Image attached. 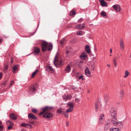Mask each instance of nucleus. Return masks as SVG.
Wrapping results in <instances>:
<instances>
[{
    "mask_svg": "<svg viewBox=\"0 0 131 131\" xmlns=\"http://www.w3.org/2000/svg\"><path fill=\"white\" fill-rule=\"evenodd\" d=\"M120 128H122L123 127V125L121 122H118L116 124V126Z\"/></svg>",
    "mask_w": 131,
    "mask_h": 131,
    "instance_id": "6ab92c4d",
    "label": "nucleus"
},
{
    "mask_svg": "<svg viewBox=\"0 0 131 131\" xmlns=\"http://www.w3.org/2000/svg\"><path fill=\"white\" fill-rule=\"evenodd\" d=\"M2 41H3L2 39H0V44L2 42Z\"/></svg>",
    "mask_w": 131,
    "mask_h": 131,
    "instance_id": "e2e57ef3",
    "label": "nucleus"
},
{
    "mask_svg": "<svg viewBox=\"0 0 131 131\" xmlns=\"http://www.w3.org/2000/svg\"><path fill=\"white\" fill-rule=\"evenodd\" d=\"M76 34L78 35H83V31L80 30L77 31Z\"/></svg>",
    "mask_w": 131,
    "mask_h": 131,
    "instance_id": "7c9ffc66",
    "label": "nucleus"
},
{
    "mask_svg": "<svg viewBox=\"0 0 131 131\" xmlns=\"http://www.w3.org/2000/svg\"><path fill=\"white\" fill-rule=\"evenodd\" d=\"M113 7L116 12H119L121 10L118 4L114 5Z\"/></svg>",
    "mask_w": 131,
    "mask_h": 131,
    "instance_id": "6e6552de",
    "label": "nucleus"
},
{
    "mask_svg": "<svg viewBox=\"0 0 131 131\" xmlns=\"http://www.w3.org/2000/svg\"><path fill=\"white\" fill-rule=\"evenodd\" d=\"M28 127H29L28 128H33L32 126L30 124H29V125L28 126Z\"/></svg>",
    "mask_w": 131,
    "mask_h": 131,
    "instance_id": "6e6d98bb",
    "label": "nucleus"
},
{
    "mask_svg": "<svg viewBox=\"0 0 131 131\" xmlns=\"http://www.w3.org/2000/svg\"><path fill=\"white\" fill-rule=\"evenodd\" d=\"M10 62L11 64H12L13 62V60L12 57L10 58Z\"/></svg>",
    "mask_w": 131,
    "mask_h": 131,
    "instance_id": "13d9d810",
    "label": "nucleus"
},
{
    "mask_svg": "<svg viewBox=\"0 0 131 131\" xmlns=\"http://www.w3.org/2000/svg\"><path fill=\"white\" fill-rule=\"evenodd\" d=\"M69 121H67L66 122V126H68L69 125Z\"/></svg>",
    "mask_w": 131,
    "mask_h": 131,
    "instance_id": "bf43d9fd",
    "label": "nucleus"
},
{
    "mask_svg": "<svg viewBox=\"0 0 131 131\" xmlns=\"http://www.w3.org/2000/svg\"><path fill=\"white\" fill-rule=\"evenodd\" d=\"M110 112L112 117L111 120V123L113 125L116 126L118 121L116 118L117 115L116 110L114 107H112L110 109Z\"/></svg>",
    "mask_w": 131,
    "mask_h": 131,
    "instance_id": "f257e3e1",
    "label": "nucleus"
},
{
    "mask_svg": "<svg viewBox=\"0 0 131 131\" xmlns=\"http://www.w3.org/2000/svg\"><path fill=\"white\" fill-rule=\"evenodd\" d=\"M67 105L69 107V108H72L73 109L74 107V104L73 103H70V102H69L67 104Z\"/></svg>",
    "mask_w": 131,
    "mask_h": 131,
    "instance_id": "412c9836",
    "label": "nucleus"
},
{
    "mask_svg": "<svg viewBox=\"0 0 131 131\" xmlns=\"http://www.w3.org/2000/svg\"><path fill=\"white\" fill-rule=\"evenodd\" d=\"M28 125L29 124L27 123H22L20 125L22 127H24L27 128H29V127H28Z\"/></svg>",
    "mask_w": 131,
    "mask_h": 131,
    "instance_id": "a878e982",
    "label": "nucleus"
},
{
    "mask_svg": "<svg viewBox=\"0 0 131 131\" xmlns=\"http://www.w3.org/2000/svg\"><path fill=\"white\" fill-rule=\"evenodd\" d=\"M9 117L11 119L14 120H16L17 119V116L16 114L13 113H11L10 114Z\"/></svg>",
    "mask_w": 131,
    "mask_h": 131,
    "instance_id": "f8f14e48",
    "label": "nucleus"
},
{
    "mask_svg": "<svg viewBox=\"0 0 131 131\" xmlns=\"http://www.w3.org/2000/svg\"><path fill=\"white\" fill-rule=\"evenodd\" d=\"M14 82V81L13 80H12L11 81V82L10 83V84L9 88L10 87L12 86Z\"/></svg>",
    "mask_w": 131,
    "mask_h": 131,
    "instance_id": "37998d69",
    "label": "nucleus"
},
{
    "mask_svg": "<svg viewBox=\"0 0 131 131\" xmlns=\"http://www.w3.org/2000/svg\"><path fill=\"white\" fill-rule=\"evenodd\" d=\"M75 100L76 102H78L80 101V99L76 98L75 99Z\"/></svg>",
    "mask_w": 131,
    "mask_h": 131,
    "instance_id": "5fc2aeb1",
    "label": "nucleus"
},
{
    "mask_svg": "<svg viewBox=\"0 0 131 131\" xmlns=\"http://www.w3.org/2000/svg\"><path fill=\"white\" fill-rule=\"evenodd\" d=\"M53 108L54 107L52 106H46L42 107L41 109L46 112H50L51 111L53 110Z\"/></svg>",
    "mask_w": 131,
    "mask_h": 131,
    "instance_id": "39448f33",
    "label": "nucleus"
},
{
    "mask_svg": "<svg viewBox=\"0 0 131 131\" xmlns=\"http://www.w3.org/2000/svg\"><path fill=\"white\" fill-rule=\"evenodd\" d=\"M75 63L77 66H80L81 65H84V62L78 59L75 61Z\"/></svg>",
    "mask_w": 131,
    "mask_h": 131,
    "instance_id": "1a4fd4ad",
    "label": "nucleus"
},
{
    "mask_svg": "<svg viewBox=\"0 0 131 131\" xmlns=\"http://www.w3.org/2000/svg\"><path fill=\"white\" fill-rule=\"evenodd\" d=\"M4 129V127L3 125H0V131H2Z\"/></svg>",
    "mask_w": 131,
    "mask_h": 131,
    "instance_id": "de8ad7c7",
    "label": "nucleus"
},
{
    "mask_svg": "<svg viewBox=\"0 0 131 131\" xmlns=\"http://www.w3.org/2000/svg\"><path fill=\"white\" fill-rule=\"evenodd\" d=\"M46 113L45 111H43V110H42V111L39 114V115H42L43 114L45 113Z\"/></svg>",
    "mask_w": 131,
    "mask_h": 131,
    "instance_id": "79ce46f5",
    "label": "nucleus"
},
{
    "mask_svg": "<svg viewBox=\"0 0 131 131\" xmlns=\"http://www.w3.org/2000/svg\"><path fill=\"white\" fill-rule=\"evenodd\" d=\"M73 109L72 108H69L68 109L66 110V112L67 113L71 112L73 111Z\"/></svg>",
    "mask_w": 131,
    "mask_h": 131,
    "instance_id": "473e14b6",
    "label": "nucleus"
},
{
    "mask_svg": "<svg viewBox=\"0 0 131 131\" xmlns=\"http://www.w3.org/2000/svg\"><path fill=\"white\" fill-rule=\"evenodd\" d=\"M110 131H121L118 128H110Z\"/></svg>",
    "mask_w": 131,
    "mask_h": 131,
    "instance_id": "bb28decb",
    "label": "nucleus"
},
{
    "mask_svg": "<svg viewBox=\"0 0 131 131\" xmlns=\"http://www.w3.org/2000/svg\"><path fill=\"white\" fill-rule=\"evenodd\" d=\"M103 117H104V115L103 114H101L100 116V118L99 119L103 120Z\"/></svg>",
    "mask_w": 131,
    "mask_h": 131,
    "instance_id": "ea45409f",
    "label": "nucleus"
},
{
    "mask_svg": "<svg viewBox=\"0 0 131 131\" xmlns=\"http://www.w3.org/2000/svg\"><path fill=\"white\" fill-rule=\"evenodd\" d=\"M87 57L86 53L85 52H83L80 56L81 59L84 60Z\"/></svg>",
    "mask_w": 131,
    "mask_h": 131,
    "instance_id": "ddd939ff",
    "label": "nucleus"
},
{
    "mask_svg": "<svg viewBox=\"0 0 131 131\" xmlns=\"http://www.w3.org/2000/svg\"><path fill=\"white\" fill-rule=\"evenodd\" d=\"M95 111L97 112H98L99 110V108L98 104L97 102H95Z\"/></svg>",
    "mask_w": 131,
    "mask_h": 131,
    "instance_id": "b1692460",
    "label": "nucleus"
},
{
    "mask_svg": "<svg viewBox=\"0 0 131 131\" xmlns=\"http://www.w3.org/2000/svg\"><path fill=\"white\" fill-rule=\"evenodd\" d=\"M85 75L88 77H90L91 75V72L88 67H87L85 71Z\"/></svg>",
    "mask_w": 131,
    "mask_h": 131,
    "instance_id": "2eb2a0df",
    "label": "nucleus"
},
{
    "mask_svg": "<svg viewBox=\"0 0 131 131\" xmlns=\"http://www.w3.org/2000/svg\"><path fill=\"white\" fill-rule=\"evenodd\" d=\"M101 15L104 17H106L107 16L106 13L103 11L101 12Z\"/></svg>",
    "mask_w": 131,
    "mask_h": 131,
    "instance_id": "4be33fe9",
    "label": "nucleus"
},
{
    "mask_svg": "<svg viewBox=\"0 0 131 131\" xmlns=\"http://www.w3.org/2000/svg\"><path fill=\"white\" fill-rule=\"evenodd\" d=\"M85 50L88 53H90L91 52L90 47L89 45H87L85 47Z\"/></svg>",
    "mask_w": 131,
    "mask_h": 131,
    "instance_id": "dca6fc26",
    "label": "nucleus"
},
{
    "mask_svg": "<svg viewBox=\"0 0 131 131\" xmlns=\"http://www.w3.org/2000/svg\"><path fill=\"white\" fill-rule=\"evenodd\" d=\"M8 122L10 124H11L13 125L14 124L13 123H12L9 120H8L7 121H6V123H7V122Z\"/></svg>",
    "mask_w": 131,
    "mask_h": 131,
    "instance_id": "864d4df0",
    "label": "nucleus"
},
{
    "mask_svg": "<svg viewBox=\"0 0 131 131\" xmlns=\"http://www.w3.org/2000/svg\"><path fill=\"white\" fill-rule=\"evenodd\" d=\"M42 50L43 52H45L47 49L50 51L52 49V43H48L46 42H43L41 45Z\"/></svg>",
    "mask_w": 131,
    "mask_h": 131,
    "instance_id": "f03ea898",
    "label": "nucleus"
},
{
    "mask_svg": "<svg viewBox=\"0 0 131 131\" xmlns=\"http://www.w3.org/2000/svg\"><path fill=\"white\" fill-rule=\"evenodd\" d=\"M100 2L101 3V5L103 7L106 6L107 3L105 2L104 0H100Z\"/></svg>",
    "mask_w": 131,
    "mask_h": 131,
    "instance_id": "aec40b11",
    "label": "nucleus"
},
{
    "mask_svg": "<svg viewBox=\"0 0 131 131\" xmlns=\"http://www.w3.org/2000/svg\"><path fill=\"white\" fill-rule=\"evenodd\" d=\"M79 80L82 79V80H84V79L83 78V76L81 75L78 78Z\"/></svg>",
    "mask_w": 131,
    "mask_h": 131,
    "instance_id": "a19ab883",
    "label": "nucleus"
},
{
    "mask_svg": "<svg viewBox=\"0 0 131 131\" xmlns=\"http://www.w3.org/2000/svg\"><path fill=\"white\" fill-rule=\"evenodd\" d=\"M28 122L30 124L34 125H35L36 123V122L35 121H29Z\"/></svg>",
    "mask_w": 131,
    "mask_h": 131,
    "instance_id": "2f4dec72",
    "label": "nucleus"
},
{
    "mask_svg": "<svg viewBox=\"0 0 131 131\" xmlns=\"http://www.w3.org/2000/svg\"><path fill=\"white\" fill-rule=\"evenodd\" d=\"M70 51L69 50H68L67 49L66 50V55L67 56H68V54L70 53Z\"/></svg>",
    "mask_w": 131,
    "mask_h": 131,
    "instance_id": "a18cd8bd",
    "label": "nucleus"
},
{
    "mask_svg": "<svg viewBox=\"0 0 131 131\" xmlns=\"http://www.w3.org/2000/svg\"><path fill=\"white\" fill-rule=\"evenodd\" d=\"M111 125L110 123L108 122H106L105 123V127L104 128V130H108Z\"/></svg>",
    "mask_w": 131,
    "mask_h": 131,
    "instance_id": "9b49d317",
    "label": "nucleus"
},
{
    "mask_svg": "<svg viewBox=\"0 0 131 131\" xmlns=\"http://www.w3.org/2000/svg\"><path fill=\"white\" fill-rule=\"evenodd\" d=\"M40 49L38 48H34V54L35 55L38 54L40 51Z\"/></svg>",
    "mask_w": 131,
    "mask_h": 131,
    "instance_id": "a211bd4d",
    "label": "nucleus"
},
{
    "mask_svg": "<svg viewBox=\"0 0 131 131\" xmlns=\"http://www.w3.org/2000/svg\"><path fill=\"white\" fill-rule=\"evenodd\" d=\"M129 73V72H128V71L126 70L125 71V75L128 76V73Z\"/></svg>",
    "mask_w": 131,
    "mask_h": 131,
    "instance_id": "3c124183",
    "label": "nucleus"
},
{
    "mask_svg": "<svg viewBox=\"0 0 131 131\" xmlns=\"http://www.w3.org/2000/svg\"><path fill=\"white\" fill-rule=\"evenodd\" d=\"M119 56L118 54H117V56L116 57V58L118 59H119Z\"/></svg>",
    "mask_w": 131,
    "mask_h": 131,
    "instance_id": "052dcab7",
    "label": "nucleus"
},
{
    "mask_svg": "<svg viewBox=\"0 0 131 131\" xmlns=\"http://www.w3.org/2000/svg\"><path fill=\"white\" fill-rule=\"evenodd\" d=\"M71 97L72 96L70 95H69V96L67 95L66 96L64 99H65L66 100H67L68 99H70Z\"/></svg>",
    "mask_w": 131,
    "mask_h": 131,
    "instance_id": "4c0bfd02",
    "label": "nucleus"
},
{
    "mask_svg": "<svg viewBox=\"0 0 131 131\" xmlns=\"http://www.w3.org/2000/svg\"><path fill=\"white\" fill-rule=\"evenodd\" d=\"M110 52L111 53H112V49H110Z\"/></svg>",
    "mask_w": 131,
    "mask_h": 131,
    "instance_id": "338daca9",
    "label": "nucleus"
},
{
    "mask_svg": "<svg viewBox=\"0 0 131 131\" xmlns=\"http://www.w3.org/2000/svg\"><path fill=\"white\" fill-rule=\"evenodd\" d=\"M127 76H127L126 75H124V78H126L127 77Z\"/></svg>",
    "mask_w": 131,
    "mask_h": 131,
    "instance_id": "69168bd1",
    "label": "nucleus"
},
{
    "mask_svg": "<svg viewBox=\"0 0 131 131\" xmlns=\"http://www.w3.org/2000/svg\"><path fill=\"white\" fill-rule=\"evenodd\" d=\"M38 69H36V70L34 72H33L32 74V75L31 77H34L36 74L37 73V72L38 71Z\"/></svg>",
    "mask_w": 131,
    "mask_h": 131,
    "instance_id": "c756f323",
    "label": "nucleus"
},
{
    "mask_svg": "<svg viewBox=\"0 0 131 131\" xmlns=\"http://www.w3.org/2000/svg\"><path fill=\"white\" fill-rule=\"evenodd\" d=\"M103 120L99 119V123L100 124H101L102 123H103Z\"/></svg>",
    "mask_w": 131,
    "mask_h": 131,
    "instance_id": "603ef678",
    "label": "nucleus"
},
{
    "mask_svg": "<svg viewBox=\"0 0 131 131\" xmlns=\"http://www.w3.org/2000/svg\"><path fill=\"white\" fill-rule=\"evenodd\" d=\"M120 45L121 47H123L124 46L123 42V41L122 38L120 40Z\"/></svg>",
    "mask_w": 131,
    "mask_h": 131,
    "instance_id": "cd10ccee",
    "label": "nucleus"
},
{
    "mask_svg": "<svg viewBox=\"0 0 131 131\" xmlns=\"http://www.w3.org/2000/svg\"><path fill=\"white\" fill-rule=\"evenodd\" d=\"M121 49L122 50V51L124 49V46L123 47V48L122 47H121Z\"/></svg>",
    "mask_w": 131,
    "mask_h": 131,
    "instance_id": "680f3d73",
    "label": "nucleus"
},
{
    "mask_svg": "<svg viewBox=\"0 0 131 131\" xmlns=\"http://www.w3.org/2000/svg\"><path fill=\"white\" fill-rule=\"evenodd\" d=\"M2 72H0V80L2 79Z\"/></svg>",
    "mask_w": 131,
    "mask_h": 131,
    "instance_id": "4d7b16f0",
    "label": "nucleus"
},
{
    "mask_svg": "<svg viewBox=\"0 0 131 131\" xmlns=\"http://www.w3.org/2000/svg\"><path fill=\"white\" fill-rule=\"evenodd\" d=\"M53 114L51 113L47 112L43 115V117L47 119H49L51 118L53 116Z\"/></svg>",
    "mask_w": 131,
    "mask_h": 131,
    "instance_id": "423d86ee",
    "label": "nucleus"
},
{
    "mask_svg": "<svg viewBox=\"0 0 131 131\" xmlns=\"http://www.w3.org/2000/svg\"><path fill=\"white\" fill-rule=\"evenodd\" d=\"M36 90L35 87L33 86H30L28 90V92L30 95L36 93Z\"/></svg>",
    "mask_w": 131,
    "mask_h": 131,
    "instance_id": "20e7f679",
    "label": "nucleus"
},
{
    "mask_svg": "<svg viewBox=\"0 0 131 131\" xmlns=\"http://www.w3.org/2000/svg\"><path fill=\"white\" fill-rule=\"evenodd\" d=\"M2 124V122L0 120V125Z\"/></svg>",
    "mask_w": 131,
    "mask_h": 131,
    "instance_id": "774afa93",
    "label": "nucleus"
},
{
    "mask_svg": "<svg viewBox=\"0 0 131 131\" xmlns=\"http://www.w3.org/2000/svg\"><path fill=\"white\" fill-rule=\"evenodd\" d=\"M66 112H63L62 113V114L64 116V115Z\"/></svg>",
    "mask_w": 131,
    "mask_h": 131,
    "instance_id": "0e129e2a",
    "label": "nucleus"
},
{
    "mask_svg": "<svg viewBox=\"0 0 131 131\" xmlns=\"http://www.w3.org/2000/svg\"><path fill=\"white\" fill-rule=\"evenodd\" d=\"M63 110V109L61 107L57 109L56 113H59V114H61L63 112V111L62 110Z\"/></svg>",
    "mask_w": 131,
    "mask_h": 131,
    "instance_id": "393cba45",
    "label": "nucleus"
},
{
    "mask_svg": "<svg viewBox=\"0 0 131 131\" xmlns=\"http://www.w3.org/2000/svg\"><path fill=\"white\" fill-rule=\"evenodd\" d=\"M124 91L123 90H122L121 91L120 96L122 97L124 95Z\"/></svg>",
    "mask_w": 131,
    "mask_h": 131,
    "instance_id": "58836bf2",
    "label": "nucleus"
},
{
    "mask_svg": "<svg viewBox=\"0 0 131 131\" xmlns=\"http://www.w3.org/2000/svg\"><path fill=\"white\" fill-rule=\"evenodd\" d=\"M32 111L34 113H37V111L36 108H33L32 109Z\"/></svg>",
    "mask_w": 131,
    "mask_h": 131,
    "instance_id": "c9c22d12",
    "label": "nucleus"
},
{
    "mask_svg": "<svg viewBox=\"0 0 131 131\" xmlns=\"http://www.w3.org/2000/svg\"><path fill=\"white\" fill-rule=\"evenodd\" d=\"M65 70L67 73H69L71 70L70 66H67L65 69Z\"/></svg>",
    "mask_w": 131,
    "mask_h": 131,
    "instance_id": "5701e85b",
    "label": "nucleus"
},
{
    "mask_svg": "<svg viewBox=\"0 0 131 131\" xmlns=\"http://www.w3.org/2000/svg\"><path fill=\"white\" fill-rule=\"evenodd\" d=\"M104 101L106 103L108 100V97L107 95V94L104 95Z\"/></svg>",
    "mask_w": 131,
    "mask_h": 131,
    "instance_id": "c85d7f7f",
    "label": "nucleus"
},
{
    "mask_svg": "<svg viewBox=\"0 0 131 131\" xmlns=\"http://www.w3.org/2000/svg\"><path fill=\"white\" fill-rule=\"evenodd\" d=\"M18 67L19 66H14V67H13L12 71L14 73H15L18 72Z\"/></svg>",
    "mask_w": 131,
    "mask_h": 131,
    "instance_id": "f3484780",
    "label": "nucleus"
},
{
    "mask_svg": "<svg viewBox=\"0 0 131 131\" xmlns=\"http://www.w3.org/2000/svg\"><path fill=\"white\" fill-rule=\"evenodd\" d=\"M83 20V19L82 18H81L78 21L79 23H80L82 22Z\"/></svg>",
    "mask_w": 131,
    "mask_h": 131,
    "instance_id": "8fccbe9b",
    "label": "nucleus"
},
{
    "mask_svg": "<svg viewBox=\"0 0 131 131\" xmlns=\"http://www.w3.org/2000/svg\"><path fill=\"white\" fill-rule=\"evenodd\" d=\"M12 125H9L7 127V129H12Z\"/></svg>",
    "mask_w": 131,
    "mask_h": 131,
    "instance_id": "09e8293b",
    "label": "nucleus"
},
{
    "mask_svg": "<svg viewBox=\"0 0 131 131\" xmlns=\"http://www.w3.org/2000/svg\"><path fill=\"white\" fill-rule=\"evenodd\" d=\"M85 27V25L84 24H79L75 26V28L78 29H82Z\"/></svg>",
    "mask_w": 131,
    "mask_h": 131,
    "instance_id": "9d476101",
    "label": "nucleus"
},
{
    "mask_svg": "<svg viewBox=\"0 0 131 131\" xmlns=\"http://www.w3.org/2000/svg\"><path fill=\"white\" fill-rule=\"evenodd\" d=\"M8 69V66H4V72L6 73L7 72V70Z\"/></svg>",
    "mask_w": 131,
    "mask_h": 131,
    "instance_id": "72a5a7b5",
    "label": "nucleus"
},
{
    "mask_svg": "<svg viewBox=\"0 0 131 131\" xmlns=\"http://www.w3.org/2000/svg\"><path fill=\"white\" fill-rule=\"evenodd\" d=\"M113 63L114 65V66H116V65L117 64V63L115 59V58H114V59Z\"/></svg>",
    "mask_w": 131,
    "mask_h": 131,
    "instance_id": "49530a36",
    "label": "nucleus"
},
{
    "mask_svg": "<svg viewBox=\"0 0 131 131\" xmlns=\"http://www.w3.org/2000/svg\"><path fill=\"white\" fill-rule=\"evenodd\" d=\"M63 61L60 59L59 56L57 53V54L56 55L54 59L53 64L54 65H63Z\"/></svg>",
    "mask_w": 131,
    "mask_h": 131,
    "instance_id": "7ed1b4c3",
    "label": "nucleus"
},
{
    "mask_svg": "<svg viewBox=\"0 0 131 131\" xmlns=\"http://www.w3.org/2000/svg\"><path fill=\"white\" fill-rule=\"evenodd\" d=\"M66 40L65 39H63L60 41V43L63 44L66 42Z\"/></svg>",
    "mask_w": 131,
    "mask_h": 131,
    "instance_id": "e433bc0d",
    "label": "nucleus"
},
{
    "mask_svg": "<svg viewBox=\"0 0 131 131\" xmlns=\"http://www.w3.org/2000/svg\"><path fill=\"white\" fill-rule=\"evenodd\" d=\"M68 113L67 112H66L64 115V116L66 118H68L69 117V115Z\"/></svg>",
    "mask_w": 131,
    "mask_h": 131,
    "instance_id": "c03bdc74",
    "label": "nucleus"
},
{
    "mask_svg": "<svg viewBox=\"0 0 131 131\" xmlns=\"http://www.w3.org/2000/svg\"><path fill=\"white\" fill-rule=\"evenodd\" d=\"M28 118L30 120H36L38 119V118L32 113L28 114Z\"/></svg>",
    "mask_w": 131,
    "mask_h": 131,
    "instance_id": "0eeeda50",
    "label": "nucleus"
},
{
    "mask_svg": "<svg viewBox=\"0 0 131 131\" xmlns=\"http://www.w3.org/2000/svg\"><path fill=\"white\" fill-rule=\"evenodd\" d=\"M46 70L49 72L52 71L53 72L54 71V70L52 68V66H46Z\"/></svg>",
    "mask_w": 131,
    "mask_h": 131,
    "instance_id": "4468645a",
    "label": "nucleus"
},
{
    "mask_svg": "<svg viewBox=\"0 0 131 131\" xmlns=\"http://www.w3.org/2000/svg\"><path fill=\"white\" fill-rule=\"evenodd\" d=\"M76 14V12L72 10L71 11L70 13V16H73L75 15Z\"/></svg>",
    "mask_w": 131,
    "mask_h": 131,
    "instance_id": "f704fd0d",
    "label": "nucleus"
}]
</instances>
